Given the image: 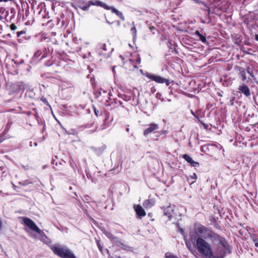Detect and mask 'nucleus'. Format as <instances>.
<instances>
[{"instance_id": "nucleus-6", "label": "nucleus", "mask_w": 258, "mask_h": 258, "mask_svg": "<svg viewBox=\"0 0 258 258\" xmlns=\"http://www.w3.org/2000/svg\"><path fill=\"white\" fill-rule=\"evenodd\" d=\"M164 215L166 216L169 220H171V218L174 217L175 215L174 213V206H169L163 210Z\"/></svg>"}, {"instance_id": "nucleus-1", "label": "nucleus", "mask_w": 258, "mask_h": 258, "mask_svg": "<svg viewBox=\"0 0 258 258\" xmlns=\"http://www.w3.org/2000/svg\"><path fill=\"white\" fill-rule=\"evenodd\" d=\"M210 240L216 245L214 250L211 244L202 237H198L192 243L202 258H223L228 250L225 239L221 236L220 240Z\"/></svg>"}, {"instance_id": "nucleus-11", "label": "nucleus", "mask_w": 258, "mask_h": 258, "mask_svg": "<svg viewBox=\"0 0 258 258\" xmlns=\"http://www.w3.org/2000/svg\"><path fill=\"white\" fill-rule=\"evenodd\" d=\"M183 158L187 161L188 163L191 164L194 167H198L199 165V163L195 161L192 158L188 155L185 154L183 155Z\"/></svg>"}, {"instance_id": "nucleus-30", "label": "nucleus", "mask_w": 258, "mask_h": 258, "mask_svg": "<svg viewBox=\"0 0 258 258\" xmlns=\"http://www.w3.org/2000/svg\"><path fill=\"white\" fill-rule=\"evenodd\" d=\"M255 39L258 41V34L255 35Z\"/></svg>"}, {"instance_id": "nucleus-2", "label": "nucleus", "mask_w": 258, "mask_h": 258, "mask_svg": "<svg viewBox=\"0 0 258 258\" xmlns=\"http://www.w3.org/2000/svg\"><path fill=\"white\" fill-rule=\"evenodd\" d=\"M190 239L185 242L188 249L191 247L190 243L195 242L198 237H203L205 239H210L214 238V240H220L221 237L217 234L214 233L211 230L199 224H195L194 231L190 232Z\"/></svg>"}, {"instance_id": "nucleus-34", "label": "nucleus", "mask_w": 258, "mask_h": 258, "mask_svg": "<svg viewBox=\"0 0 258 258\" xmlns=\"http://www.w3.org/2000/svg\"><path fill=\"white\" fill-rule=\"evenodd\" d=\"M101 91H103V92H104V93H106V91L105 90H103V89H101Z\"/></svg>"}, {"instance_id": "nucleus-26", "label": "nucleus", "mask_w": 258, "mask_h": 258, "mask_svg": "<svg viewBox=\"0 0 258 258\" xmlns=\"http://www.w3.org/2000/svg\"><path fill=\"white\" fill-rule=\"evenodd\" d=\"M41 100L45 103L47 104V101L46 98H41Z\"/></svg>"}, {"instance_id": "nucleus-24", "label": "nucleus", "mask_w": 258, "mask_h": 258, "mask_svg": "<svg viewBox=\"0 0 258 258\" xmlns=\"http://www.w3.org/2000/svg\"><path fill=\"white\" fill-rule=\"evenodd\" d=\"M96 242H97V245L98 248L101 251L102 250V247L99 241L98 240H96Z\"/></svg>"}, {"instance_id": "nucleus-31", "label": "nucleus", "mask_w": 258, "mask_h": 258, "mask_svg": "<svg viewBox=\"0 0 258 258\" xmlns=\"http://www.w3.org/2000/svg\"><path fill=\"white\" fill-rule=\"evenodd\" d=\"M8 1H9V0H0V2H7Z\"/></svg>"}, {"instance_id": "nucleus-3", "label": "nucleus", "mask_w": 258, "mask_h": 258, "mask_svg": "<svg viewBox=\"0 0 258 258\" xmlns=\"http://www.w3.org/2000/svg\"><path fill=\"white\" fill-rule=\"evenodd\" d=\"M50 247L55 254L61 258H76L73 252L66 246L54 244Z\"/></svg>"}, {"instance_id": "nucleus-33", "label": "nucleus", "mask_w": 258, "mask_h": 258, "mask_svg": "<svg viewBox=\"0 0 258 258\" xmlns=\"http://www.w3.org/2000/svg\"><path fill=\"white\" fill-rule=\"evenodd\" d=\"M154 29V27H150V29L151 30H153Z\"/></svg>"}, {"instance_id": "nucleus-27", "label": "nucleus", "mask_w": 258, "mask_h": 258, "mask_svg": "<svg viewBox=\"0 0 258 258\" xmlns=\"http://www.w3.org/2000/svg\"><path fill=\"white\" fill-rule=\"evenodd\" d=\"M246 79V76H245V74H244V75H242V80H243V81H245Z\"/></svg>"}, {"instance_id": "nucleus-18", "label": "nucleus", "mask_w": 258, "mask_h": 258, "mask_svg": "<svg viewBox=\"0 0 258 258\" xmlns=\"http://www.w3.org/2000/svg\"><path fill=\"white\" fill-rule=\"evenodd\" d=\"M91 5H89V2H88V5H87V6H82V7H80V8L83 10V11H88V9H89V7Z\"/></svg>"}, {"instance_id": "nucleus-14", "label": "nucleus", "mask_w": 258, "mask_h": 258, "mask_svg": "<svg viewBox=\"0 0 258 258\" xmlns=\"http://www.w3.org/2000/svg\"><path fill=\"white\" fill-rule=\"evenodd\" d=\"M99 47L100 48V49L101 50L102 49V50H100V52H99V53L100 54H102L105 56H107L109 55V53H105V52H103V51H106L107 50V48H106V44H99Z\"/></svg>"}, {"instance_id": "nucleus-25", "label": "nucleus", "mask_w": 258, "mask_h": 258, "mask_svg": "<svg viewBox=\"0 0 258 258\" xmlns=\"http://www.w3.org/2000/svg\"><path fill=\"white\" fill-rule=\"evenodd\" d=\"M23 33H24V32L23 31H19V32H17V37H20Z\"/></svg>"}, {"instance_id": "nucleus-28", "label": "nucleus", "mask_w": 258, "mask_h": 258, "mask_svg": "<svg viewBox=\"0 0 258 258\" xmlns=\"http://www.w3.org/2000/svg\"><path fill=\"white\" fill-rule=\"evenodd\" d=\"M190 112H191V114H192L194 116L197 117V116H196V114H195V112H194L192 110H191Z\"/></svg>"}, {"instance_id": "nucleus-21", "label": "nucleus", "mask_w": 258, "mask_h": 258, "mask_svg": "<svg viewBox=\"0 0 258 258\" xmlns=\"http://www.w3.org/2000/svg\"><path fill=\"white\" fill-rule=\"evenodd\" d=\"M165 257L166 258H177L175 256L172 255L170 253H166L165 254Z\"/></svg>"}, {"instance_id": "nucleus-8", "label": "nucleus", "mask_w": 258, "mask_h": 258, "mask_svg": "<svg viewBox=\"0 0 258 258\" xmlns=\"http://www.w3.org/2000/svg\"><path fill=\"white\" fill-rule=\"evenodd\" d=\"M239 91L243 93L245 96L249 97L250 96V91L248 87L245 84H242L239 86Z\"/></svg>"}, {"instance_id": "nucleus-36", "label": "nucleus", "mask_w": 258, "mask_h": 258, "mask_svg": "<svg viewBox=\"0 0 258 258\" xmlns=\"http://www.w3.org/2000/svg\"><path fill=\"white\" fill-rule=\"evenodd\" d=\"M112 71L114 72V68H113Z\"/></svg>"}, {"instance_id": "nucleus-4", "label": "nucleus", "mask_w": 258, "mask_h": 258, "mask_svg": "<svg viewBox=\"0 0 258 258\" xmlns=\"http://www.w3.org/2000/svg\"><path fill=\"white\" fill-rule=\"evenodd\" d=\"M22 219L24 225L33 232H30L27 229H25V231L29 234L31 237L36 239L37 238V236L33 232L41 234V230L31 219L26 217H23Z\"/></svg>"}, {"instance_id": "nucleus-16", "label": "nucleus", "mask_w": 258, "mask_h": 258, "mask_svg": "<svg viewBox=\"0 0 258 258\" xmlns=\"http://www.w3.org/2000/svg\"><path fill=\"white\" fill-rule=\"evenodd\" d=\"M133 25H134V26L131 28V31L133 36V40H135L136 39L137 31L136 27H135V26L134 25V23H133Z\"/></svg>"}, {"instance_id": "nucleus-17", "label": "nucleus", "mask_w": 258, "mask_h": 258, "mask_svg": "<svg viewBox=\"0 0 258 258\" xmlns=\"http://www.w3.org/2000/svg\"><path fill=\"white\" fill-rule=\"evenodd\" d=\"M40 234L41 235L40 240L45 242L46 241V239H48L46 235H45L44 234H42V232Z\"/></svg>"}, {"instance_id": "nucleus-5", "label": "nucleus", "mask_w": 258, "mask_h": 258, "mask_svg": "<svg viewBox=\"0 0 258 258\" xmlns=\"http://www.w3.org/2000/svg\"><path fill=\"white\" fill-rule=\"evenodd\" d=\"M145 76L149 79H150L152 81H155L156 83H160V84H163V83H166V86H169L170 84L169 80H167L161 76H157L155 75L147 73Z\"/></svg>"}, {"instance_id": "nucleus-13", "label": "nucleus", "mask_w": 258, "mask_h": 258, "mask_svg": "<svg viewBox=\"0 0 258 258\" xmlns=\"http://www.w3.org/2000/svg\"><path fill=\"white\" fill-rule=\"evenodd\" d=\"M108 10H111L112 13H115L122 20H124V18L122 13L121 12L118 11L115 8L109 6V9Z\"/></svg>"}, {"instance_id": "nucleus-12", "label": "nucleus", "mask_w": 258, "mask_h": 258, "mask_svg": "<svg viewBox=\"0 0 258 258\" xmlns=\"http://www.w3.org/2000/svg\"><path fill=\"white\" fill-rule=\"evenodd\" d=\"M155 204V201L153 199H148L145 200L143 205V206L146 209H150Z\"/></svg>"}, {"instance_id": "nucleus-20", "label": "nucleus", "mask_w": 258, "mask_h": 258, "mask_svg": "<svg viewBox=\"0 0 258 258\" xmlns=\"http://www.w3.org/2000/svg\"><path fill=\"white\" fill-rule=\"evenodd\" d=\"M247 72L251 77H253L254 76L253 72L251 71L249 67L247 68Z\"/></svg>"}, {"instance_id": "nucleus-10", "label": "nucleus", "mask_w": 258, "mask_h": 258, "mask_svg": "<svg viewBox=\"0 0 258 258\" xmlns=\"http://www.w3.org/2000/svg\"><path fill=\"white\" fill-rule=\"evenodd\" d=\"M89 5H94L97 6H100L102 8L106 10H109V6H108L105 3H104L100 1H89Z\"/></svg>"}, {"instance_id": "nucleus-19", "label": "nucleus", "mask_w": 258, "mask_h": 258, "mask_svg": "<svg viewBox=\"0 0 258 258\" xmlns=\"http://www.w3.org/2000/svg\"><path fill=\"white\" fill-rule=\"evenodd\" d=\"M190 178L194 180V181H192V182H194L196 181V180L197 179V175L196 173H193L192 175H191L190 176Z\"/></svg>"}, {"instance_id": "nucleus-23", "label": "nucleus", "mask_w": 258, "mask_h": 258, "mask_svg": "<svg viewBox=\"0 0 258 258\" xmlns=\"http://www.w3.org/2000/svg\"><path fill=\"white\" fill-rule=\"evenodd\" d=\"M10 28L13 31L16 30L17 28V26L14 24H11L10 26Z\"/></svg>"}, {"instance_id": "nucleus-15", "label": "nucleus", "mask_w": 258, "mask_h": 258, "mask_svg": "<svg viewBox=\"0 0 258 258\" xmlns=\"http://www.w3.org/2000/svg\"><path fill=\"white\" fill-rule=\"evenodd\" d=\"M195 35L198 36L199 39L203 43L206 42V38L205 36L202 35L199 31H196L195 32Z\"/></svg>"}, {"instance_id": "nucleus-35", "label": "nucleus", "mask_w": 258, "mask_h": 258, "mask_svg": "<svg viewBox=\"0 0 258 258\" xmlns=\"http://www.w3.org/2000/svg\"><path fill=\"white\" fill-rule=\"evenodd\" d=\"M3 19V16H2L1 15H0V20H2Z\"/></svg>"}, {"instance_id": "nucleus-29", "label": "nucleus", "mask_w": 258, "mask_h": 258, "mask_svg": "<svg viewBox=\"0 0 258 258\" xmlns=\"http://www.w3.org/2000/svg\"><path fill=\"white\" fill-rule=\"evenodd\" d=\"M255 245L256 247H258V241L255 242Z\"/></svg>"}, {"instance_id": "nucleus-22", "label": "nucleus", "mask_w": 258, "mask_h": 258, "mask_svg": "<svg viewBox=\"0 0 258 258\" xmlns=\"http://www.w3.org/2000/svg\"><path fill=\"white\" fill-rule=\"evenodd\" d=\"M208 149V147H207V146L204 145L201 147V150L203 152H206V149Z\"/></svg>"}, {"instance_id": "nucleus-9", "label": "nucleus", "mask_w": 258, "mask_h": 258, "mask_svg": "<svg viewBox=\"0 0 258 258\" xmlns=\"http://www.w3.org/2000/svg\"><path fill=\"white\" fill-rule=\"evenodd\" d=\"M159 125L156 123H151L149 125V127L147 128L144 132V135L146 136L152 132L158 129Z\"/></svg>"}, {"instance_id": "nucleus-32", "label": "nucleus", "mask_w": 258, "mask_h": 258, "mask_svg": "<svg viewBox=\"0 0 258 258\" xmlns=\"http://www.w3.org/2000/svg\"><path fill=\"white\" fill-rule=\"evenodd\" d=\"M108 237H109L110 238H112V239H115L114 237H113L112 236V235H108Z\"/></svg>"}, {"instance_id": "nucleus-7", "label": "nucleus", "mask_w": 258, "mask_h": 258, "mask_svg": "<svg viewBox=\"0 0 258 258\" xmlns=\"http://www.w3.org/2000/svg\"><path fill=\"white\" fill-rule=\"evenodd\" d=\"M134 209L137 215L140 218H142L146 215V213L143 207L140 205H135Z\"/></svg>"}]
</instances>
